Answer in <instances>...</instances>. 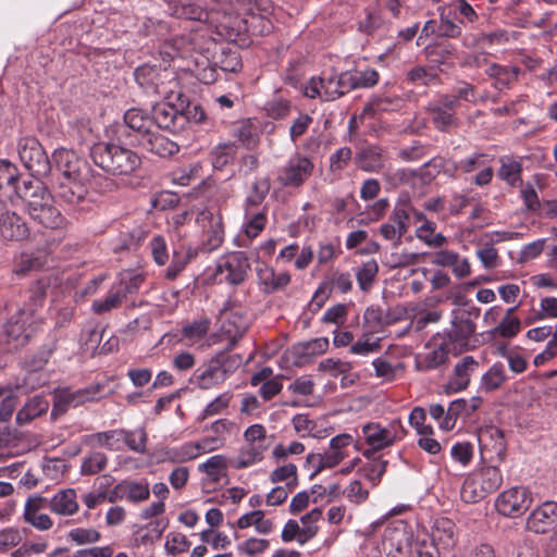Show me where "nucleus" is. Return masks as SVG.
<instances>
[{"mask_svg":"<svg viewBox=\"0 0 557 557\" xmlns=\"http://www.w3.org/2000/svg\"><path fill=\"white\" fill-rule=\"evenodd\" d=\"M384 542L388 545L389 557H440L441 547L428 543L426 539L414 536L412 528L404 520H396L384 532Z\"/></svg>","mask_w":557,"mask_h":557,"instance_id":"f257e3e1","label":"nucleus"},{"mask_svg":"<svg viewBox=\"0 0 557 557\" xmlns=\"http://www.w3.org/2000/svg\"><path fill=\"white\" fill-rule=\"evenodd\" d=\"M17 196L26 200L29 216L39 224L58 228L64 223V218L53 206V198L41 181L25 180L23 187L17 189Z\"/></svg>","mask_w":557,"mask_h":557,"instance_id":"f03ea898","label":"nucleus"},{"mask_svg":"<svg viewBox=\"0 0 557 557\" xmlns=\"http://www.w3.org/2000/svg\"><path fill=\"white\" fill-rule=\"evenodd\" d=\"M135 79L143 90L162 100L187 99L182 92L174 71L151 65H143L135 70Z\"/></svg>","mask_w":557,"mask_h":557,"instance_id":"7ed1b4c3","label":"nucleus"},{"mask_svg":"<svg viewBox=\"0 0 557 557\" xmlns=\"http://www.w3.org/2000/svg\"><path fill=\"white\" fill-rule=\"evenodd\" d=\"M94 162L112 175H129L139 169L140 157L133 150L115 144H97L91 148Z\"/></svg>","mask_w":557,"mask_h":557,"instance_id":"20e7f679","label":"nucleus"},{"mask_svg":"<svg viewBox=\"0 0 557 557\" xmlns=\"http://www.w3.org/2000/svg\"><path fill=\"white\" fill-rule=\"evenodd\" d=\"M149 249L152 260L158 267H164L169 263L162 273V276L168 281H174L196 255L190 246H180L173 249L170 260L166 240L160 234L152 236L149 242Z\"/></svg>","mask_w":557,"mask_h":557,"instance_id":"39448f33","label":"nucleus"},{"mask_svg":"<svg viewBox=\"0 0 557 557\" xmlns=\"http://www.w3.org/2000/svg\"><path fill=\"white\" fill-rule=\"evenodd\" d=\"M407 434L401 419L396 418L386 424L380 422H368L361 428V435L368 446L362 451L366 458L372 457L376 451L388 448L403 441Z\"/></svg>","mask_w":557,"mask_h":557,"instance_id":"423d86ee","label":"nucleus"},{"mask_svg":"<svg viewBox=\"0 0 557 557\" xmlns=\"http://www.w3.org/2000/svg\"><path fill=\"white\" fill-rule=\"evenodd\" d=\"M348 72L327 77H311L304 86V96L310 99L333 101L350 90Z\"/></svg>","mask_w":557,"mask_h":557,"instance_id":"0eeeda50","label":"nucleus"},{"mask_svg":"<svg viewBox=\"0 0 557 557\" xmlns=\"http://www.w3.org/2000/svg\"><path fill=\"white\" fill-rule=\"evenodd\" d=\"M502 482L503 475L497 467H485L465 481L461 495L467 502L475 503L497 490Z\"/></svg>","mask_w":557,"mask_h":557,"instance_id":"6e6552de","label":"nucleus"},{"mask_svg":"<svg viewBox=\"0 0 557 557\" xmlns=\"http://www.w3.org/2000/svg\"><path fill=\"white\" fill-rule=\"evenodd\" d=\"M37 324L34 312L21 309L2 326L0 338L3 337L11 348L22 347L28 342Z\"/></svg>","mask_w":557,"mask_h":557,"instance_id":"1a4fd4ad","label":"nucleus"},{"mask_svg":"<svg viewBox=\"0 0 557 557\" xmlns=\"http://www.w3.org/2000/svg\"><path fill=\"white\" fill-rule=\"evenodd\" d=\"M96 180L87 164L77 168L75 176L72 175V212L81 214L92 210L97 201L94 191Z\"/></svg>","mask_w":557,"mask_h":557,"instance_id":"9d476101","label":"nucleus"},{"mask_svg":"<svg viewBox=\"0 0 557 557\" xmlns=\"http://www.w3.org/2000/svg\"><path fill=\"white\" fill-rule=\"evenodd\" d=\"M16 150L24 168L33 177L45 176L51 169V162L41 144L33 136L18 139Z\"/></svg>","mask_w":557,"mask_h":557,"instance_id":"9b49d317","label":"nucleus"},{"mask_svg":"<svg viewBox=\"0 0 557 557\" xmlns=\"http://www.w3.org/2000/svg\"><path fill=\"white\" fill-rule=\"evenodd\" d=\"M188 99L162 100L152 107V120L158 128L180 132L188 122L185 108Z\"/></svg>","mask_w":557,"mask_h":557,"instance_id":"f8f14e48","label":"nucleus"},{"mask_svg":"<svg viewBox=\"0 0 557 557\" xmlns=\"http://www.w3.org/2000/svg\"><path fill=\"white\" fill-rule=\"evenodd\" d=\"M313 170L314 163L310 158L295 152L278 169L277 182L283 187L299 188L311 177Z\"/></svg>","mask_w":557,"mask_h":557,"instance_id":"ddd939ff","label":"nucleus"},{"mask_svg":"<svg viewBox=\"0 0 557 557\" xmlns=\"http://www.w3.org/2000/svg\"><path fill=\"white\" fill-rule=\"evenodd\" d=\"M249 270L250 263L245 252L234 251L219 258L214 276L219 283L239 285L245 281Z\"/></svg>","mask_w":557,"mask_h":557,"instance_id":"4468645a","label":"nucleus"},{"mask_svg":"<svg viewBox=\"0 0 557 557\" xmlns=\"http://www.w3.org/2000/svg\"><path fill=\"white\" fill-rule=\"evenodd\" d=\"M532 502V493L528 487L512 486L497 496L495 508L504 517L517 518L527 512Z\"/></svg>","mask_w":557,"mask_h":557,"instance_id":"2eb2a0df","label":"nucleus"},{"mask_svg":"<svg viewBox=\"0 0 557 557\" xmlns=\"http://www.w3.org/2000/svg\"><path fill=\"white\" fill-rule=\"evenodd\" d=\"M196 222L203 232L202 249L208 252L218 249L224 242V226L221 213L203 209L198 213Z\"/></svg>","mask_w":557,"mask_h":557,"instance_id":"dca6fc26","label":"nucleus"},{"mask_svg":"<svg viewBox=\"0 0 557 557\" xmlns=\"http://www.w3.org/2000/svg\"><path fill=\"white\" fill-rule=\"evenodd\" d=\"M220 335L228 341L227 349H232L236 342L246 333L248 319L238 309H227L221 313Z\"/></svg>","mask_w":557,"mask_h":557,"instance_id":"f3484780","label":"nucleus"},{"mask_svg":"<svg viewBox=\"0 0 557 557\" xmlns=\"http://www.w3.org/2000/svg\"><path fill=\"white\" fill-rule=\"evenodd\" d=\"M557 527V503L547 500L534 508L528 517L527 528L539 534L547 533Z\"/></svg>","mask_w":557,"mask_h":557,"instance_id":"a211bd4d","label":"nucleus"},{"mask_svg":"<svg viewBox=\"0 0 557 557\" xmlns=\"http://www.w3.org/2000/svg\"><path fill=\"white\" fill-rule=\"evenodd\" d=\"M230 370L218 360H212L203 368H198L193 375V382L201 389H211L219 386L230 375Z\"/></svg>","mask_w":557,"mask_h":557,"instance_id":"6ab92c4d","label":"nucleus"},{"mask_svg":"<svg viewBox=\"0 0 557 557\" xmlns=\"http://www.w3.org/2000/svg\"><path fill=\"white\" fill-rule=\"evenodd\" d=\"M244 210V222L242 225V232L246 238H239L240 243L238 246L247 247L249 243L258 237L265 228L268 223V209L262 207L261 210L256 209H243Z\"/></svg>","mask_w":557,"mask_h":557,"instance_id":"aec40b11","label":"nucleus"},{"mask_svg":"<svg viewBox=\"0 0 557 557\" xmlns=\"http://www.w3.org/2000/svg\"><path fill=\"white\" fill-rule=\"evenodd\" d=\"M409 213L405 206H397L387 223L382 224L381 235L386 239L398 245L403 235L408 231Z\"/></svg>","mask_w":557,"mask_h":557,"instance_id":"412c9836","label":"nucleus"},{"mask_svg":"<svg viewBox=\"0 0 557 557\" xmlns=\"http://www.w3.org/2000/svg\"><path fill=\"white\" fill-rule=\"evenodd\" d=\"M47 499L39 495L28 497L23 512L25 522L40 531L49 530L52 527L50 517L46 513H39L41 509L47 507Z\"/></svg>","mask_w":557,"mask_h":557,"instance_id":"4be33fe9","label":"nucleus"},{"mask_svg":"<svg viewBox=\"0 0 557 557\" xmlns=\"http://www.w3.org/2000/svg\"><path fill=\"white\" fill-rule=\"evenodd\" d=\"M479 361L472 356L463 357L455 364L447 389L455 393L466 389L470 384L471 375L479 369Z\"/></svg>","mask_w":557,"mask_h":557,"instance_id":"5701e85b","label":"nucleus"},{"mask_svg":"<svg viewBox=\"0 0 557 557\" xmlns=\"http://www.w3.org/2000/svg\"><path fill=\"white\" fill-rule=\"evenodd\" d=\"M237 425L230 419H218L206 426V431L211 432V435L202 437L203 444L210 447V453L224 447L227 436L237 431Z\"/></svg>","mask_w":557,"mask_h":557,"instance_id":"b1692460","label":"nucleus"},{"mask_svg":"<svg viewBox=\"0 0 557 557\" xmlns=\"http://www.w3.org/2000/svg\"><path fill=\"white\" fill-rule=\"evenodd\" d=\"M34 375L35 373H29L22 383H16L14 386H0V422L9 421L14 412L17 405V396L14 393L15 389L23 387L34 389L37 387L38 384L28 382Z\"/></svg>","mask_w":557,"mask_h":557,"instance_id":"393cba45","label":"nucleus"},{"mask_svg":"<svg viewBox=\"0 0 557 557\" xmlns=\"http://www.w3.org/2000/svg\"><path fill=\"white\" fill-rule=\"evenodd\" d=\"M203 443V440L200 438L195 442H185L180 446L169 447L164 451V459L177 463L196 459L210 453V447H207Z\"/></svg>","mask_w":557,"mask_h":557,"instance_id":"a878e982","label":"nucleus"},{"mask_svg":"<svg viewBox=\"0 0 557 557\" xmlns=\"http://www.w3.org/2000/svg\"><path fill=\"white\" fill-rule=\"evenodd\" d=\"M0 236L4 240H24L29 236V228L20 215L7 211L0 222Z\"/></svg>","mask_w":557,"mask_h":557,"instance_id":"bb28decb","label":"nucleus"},{"mask_svg":"<svg viewBox=\"0 0 557 557\" xmlns=\"http://www.w3.org/2000/svg\"><path fill=\"white\" fill-rule=\"evenodd\" d=\"M138 145L162 158L171 157L178 151V145L175 141L153 131L139 139Z\"/></svg>","mask_w":557,"mask_h":557,"instance_id":"cd10ccee","label":"nucleus"},{"mask_svg":"<svg viewBox=\"0 0 557 557\" xmlns=\"http://www.w3.org/2000/svg\"><path fill=\"white\" fill-rule=\"evenodd\" d=\"M357 166L364 172H380L384 168V151L379 146L361 148L355 156Z\"/></svg>","mask_w":557,"mask_h":557,"instance_id":"c85d7f7f","label":"nucleus"},{"mask_svg":"<svg viewBox=\"0 0 557 557\" xmlns=\"http://www.w3.org/2000/svg\"><path fill=\"white\" fill-rule=\"evenodd\" d=\"M455 529L456 525L450 519H436L431 534L433 544L445 550L451 549L457 542Z\"/></svg>","mask_w":557,"mask_h":557,"instance_id":"c756f323","label":"nucleus"},{"mask_svg":"<svg viewBox=\"0 0 557 557\" xmlns=\"http://www.w3.org/2000/svg\"><path fill=\"white\" fill-rule=\"evenodd\" d=\"M124 122L126 126L135 133L137 141L146 137V135H149L154 127L152 117L138 108L127 110L124 114Z\"/></svg>","mask_w":557,"mask_h":557,"instance_id":"7c9ffc66","label":"nucleus"},{"mask_svg":"<svg viewBox=\"0 0 557 557\" xmlns=\"http://www.w3.org/2000/svg\"><path fill=\"white\" fill-rule=\"evenodd\" d=\"M268 446H253L245 443L238 450L237 455L230 459V467L235 470L250 468L261 462Z\"/></svg>","mask_w":557,"mask_h":557,"instance_id":"2f4dec72","label":"nucleus"},{"mask_svg":"<svg viewBox=\"0 0 557 557\" xmlns=\"http://www.w3.org/2000/svg\"><path fill=\"white\" fill-rule=\"evenodd\" d=\"M453 313L449 338L458 343L468 341L475 332V324L471 320L470 313L465 310H457Z\"/></svg>","mask_w":557,"mask_h":557,"instance_id":"473e14b6","label":"nucleus"},{"mask_svg":"<svg viewBox=\"0 0 557 557\" xmlns=\"http://www.w3.org/2000/svg\"><path fill=\"white\" fill-rule=\"evenodd\" d=\"M517 306L506 310L499 322L490 330V335L497 338H512L521 331V320L515 315Z\"/></svg>","mask_w":557,"mask_h":557,"instance_id":"72a5a7b5","label":"nucleus"},{"mask_svg":"<svg viewBox=\"0 0 557 557\" xmlns=\"http://www.w3.org/2000/svg\"><path fill=\"white\" fill-rule=\"evenodd\" d=\"M355 444L351 434L342 433L331 438L329 449L325 451L333 468L349 457V447Z\"/></svg>","mask_w":557,"mask_h":557,"instance_id":"f704fd0d","label":"nucleus"},{"mask_svg":"<svg viewBox=\"0 0 557 557\" xmlns=\"http://www.w3.org/2000/svg\"><path fill=\"white\" fill-rule=\"evenodd\" d=\"M295 259V268L297 270H305L309 267L313 259V250L311 246H304L298 253V245L297 243H293L288 246H285L281 249L277 261H283L284 263L292 262Z\"/></svg>","mask_w":557,"mask_h":557,"instance_id":"c9c22d12","label":"nucleus"},{"mask_svg":"<svg viewBox=\"0 0 557 557\" xmlns=\"http://www.w3.org/2000/svg\"><path fill=\"white\" fill-rule=\"evenodd\" d=\"M148 232L143 227H135L131 231L121 232L112 243V250L115 253L135 251L146 239Z\"/></svg>","mask_w":557,"mask_h":557,"instance_id":"e433bc0d","label":"nucleus"},{"mask_svg":"<svg viewBox=\"0 0 557 557\" xmlns=\"http://www.w3.org/2000/svg\"><path fill=\"white\" fill-rule=\"evenodd\" d=\"M465 21L459 18L456 10L451 9L449 4L441 8V20L438 25V34L441 36L457 38L462 33Z\"/></svg>","mask_w":557,"mask_h":557,"instance_id":"4c0bfd02","label":"nucleus"},{"mask_svg":"<svg viewBox=\"0 0 557 557\" xmlns=\"http://www.w3.org/2000/svg\"><path fill=\"white\" fill-rule=\"evenodd\" d=\"M49 408V401L42 396H34L28 399L16 412L15 422L18 425L30 423L37 417L46 413Z\"/></svg>","mask_w":557,"mask_h":557,"instance_id":"58836bf2","label":"nucleus"},{"mask_svg":"<svg viewBox=\"0 0 557 557\" xmlns=\"http://www.w3.org/2000/svg\"><path fill=\"white\" fill-rule=\"evenodd\" d=\"M211 322L208 318H201L186 324L182 329V339L187 341L189 346L199 345L203 347V341L210 330Z\"/></svg>","mask_w":557,"mask_h":557,"instance_id":"ea45409f","label":"nucleus"},{"mask_svg":"<svg viewBox=\"0 0 557 557\" xmlns=\"http://www.w3.org/2000/svg\"><path fill=\"white\" fill-rule=\"evenodd\" d=\"M448 348L445 343L428 347V351L418 357V367L421 370H432L446 362Z\"/></svg>","mask_w":557,"mask_h":557,"instance_id":"a19ab883","label":"nucleus"},{"mask_svg":"<svg viewBox=\"0 0 557 557\" xmlns=\"http://www.w3.org/2000/svg\"><path fill=\"white\" fill-rule=\"evenodd\" d=\"M271 188V183L269 177H261L259 180H256L245 200L243 203V209H256L261 210V205L265 200L269 191Z\"/></svg>","mask_w":557,"mask_h":557,"instance_id":"79ce46f5","label":"nucleus"},{"mask_svg":"<svg viewBox=\"0 0 557 557\" xmlns=\"http://www.w3.org/2000/svg\"><path fill=\"white\" fill-rule=\"evenodd\" d=\"M124 498L132 504H140L149 499L150 486L146 479L136 480H122Z\"/></svg>","mask_w":557,"mask_h":557,"instance_id":"37998d69","label":"nucleus"},{"mask_svg":"<svg viewBox=\"0 0 557 557\" xmlns=\"http://www.w3.org/2000/svg\"><path fill=\"white\" fill-rule=\"evenodd\" d=\"M46 258L38 252L23 251L14 258L13 272L17 275H26L44 267Z\"/></svg>","mask_w":557,"mask_h":557,"instance_id":"c03bdc74","label":"nucleus"},{"mask_svg":"<svg viewBox=\"0 0 557 557\" xmlns=\"http://www.w3.org/2000/svg\"><path fill=\"white\" fill-rule=\"evenodd\" d=\"M507 380L506 370L503 363L495 362L483 373L480 380V389L490 393L498 389Z\"/></svg>","mask_w":557,"mask_h":557,"instance_id":"a18cd8bd","label":"nucleus"},{"mask_svg":"<svg viewBox=\"0 0 557 557\" xmlns=\"http://www.w3.org/2000/svg\"><path fill=\"white\" fill-rule=\"evenodd\" d=\"M499 163L498 176L500 180L512 187L521 182L522 164L519 160L503 156L499 158Z\"/></svg>","mask_w":557,"mask_h":557,"instance_id":"49530a36","label":"nucleus"},{"mask_svg":"<svg viewBox=\"0 0 557 557\" xmlns=\"http://www.w3.org/2000/svg\"><path fill=\"white\" fill-rule=\"evenodd\" d=\"M258 275L267 293H274L285 288L292 280L288 272L276 273L273 269L259 270Z\"/></svg>","mask_w":557,"mask_h":557,"instance_id":"de8ad7c7","label":"nucleus"},{"mask_svg":"<svg viewBox=\"0 0 557 557\" xmlns=\"http://www.w3.org/2000/svg\"><path fill=\"white\" fill-rule=\"evenodd\" d=\"M230 460L224 455H214L198 466V470L205 473L211 481L219 482L225 474Z\"/></svg>","mask_w":557,"mask_h":557,"instance_id":"09e8293b","label":"nucleus"},{"mask_svg":"<svg viewBox=\"0 0 557 557\" xmlns=\"http://www.w3.org/2000/svg\"><path fill=\"white\" fill-rule=\"evenodd\" d=\"M126 297L116 285H113L103 299H96L92 302V310L98 314L117 309L125 301Z\"/></svg>","mask_w":557,"mask_h":557,"instance_id":"8fccbe9b","label":"nucleus"},{"mask_svg":"<svg viewBox=\"0 0 557 557\" xmlns=\"http://www.w3.org/2000/svg\"><path fill=\"white\" fill-rule=\"evenodd\" d=\"M270 481L282 486L295 490L298 486L297 467L294 463H286L275 468L270 474Z\"/></svg>","mask_w":557,"mask_h":557,"instance_id":"3c124183","label":"nucleus"},{"mask_svg":"<svg viewBox=\"0 0 557 557\" xmlns=\"http://www.w3.org/2000/svg\"><path fill=\"white\" fill-rule=\"evenodd\" d=\"M322 518V509L315 507L305 513L299 519V524L302 533V537L305 540V543L310 542L312 539H314L319 533V521Z\"/></svg>","mask_w":557,"mask_h":557,"instance_id":"603ef678","label":"nucleus"},{"mask_svg":"<svg viewBox=\"0 0 557 557\" xmlns=\"http://www.w3.org/2000/svg\"><path fill=\"white\" fill-rule=\"evenodd\" d=\"M234 397L232 392H224L214 397L198 416L199 421H203L210 417L224 413Z\"/></svg>","mask_w":557,"mask_h":557,"instance_id":"864d4df0","label":"nucleus"},{"mask_svg":"<svg viewBox=\"0 0 557 557\" xmlns=\"http://www.w3.org/2000/svg\"><path fill=\"white\" fill-rule=\"evenodd\" d=\"M471 413L466 404V399L458 398L450 403L444 420L440 423V428L449 431L455 428L459 417L468 418Z\"/></svg>","mask_w":557,"mask_h":557,"instance_id":"5fc2aeb1","label":"nucleus"},{"mask_svg":"<svg viewBox=\"0 0 557 557\" xmlns=\"http://www.w3.org/2000/svg\"><path fill=\"white\" fill-rule=\"evenodd\" d=\"M485 73L495 78L500 87H508L512 82L517 81L520 69L517 66H502L497 63H492L485 70Z\"/></svg>","mask_w":557,"mask_h":557,"instance_id":"6e6d98bb","label":"nucleus"},{"mask_svg":"<svg viewBox=\"0 0 557 557\" xmlns=\"http://www.w3.org/2000/svg\"><path fill=\"white\" fill-rule=\"evenodd\" d=\"M52 162L63 175L64 183H60L59 195L61 197L67 196L66 182L70 181V150L66 148H58L52 153Z\"/></svg>","mask_w":557,"mask_h":557,"instance_id":"4d7b16f0","label":"nucleus"},{"mask_svg":"<svg viewBox=\"0 0 557 557\" xmlns=\"http://www.w3.org/2000/svg\"><path fill=\"white\" fill-rule=\"evenodd\" d=\"M379 273V264L375 260H368L356 271V278L359 288L368 292L372 287Z\"/></svg>","mask_w":557,"mask_h":557,"instance_id":"13d9d810","label":"nucleus"},{"mask_svg":"<svg viewBox=\"0 0 557 557\" xmlns=\"http://www.w3.org/2000/svg\"><path fill=\"white\" fill-rule=\"evenodd\" d=\"M99 445L110 450H123L125 447V430H110L96 435Z\"/></svg>","mask_w":557,"mask_h":557,"instance_id":"bf43d9fd","label":"nucleus"},{"mask_svg":"<svg viewBox=\"0 0 557 557\" xmlns=\"http://www.w3.org/2000/svg\"><path fill=\"white\" fill-rule=\"evenodd\" d=\"M145 277L137 271H124L120 275V281L115 284L125 297L139 290Z\"/></svg>","mask_w":557,"mask_h":557,"instance_id":"052dcab7","label":"nucleus"},{"mask_svg":"<svg viewBox=\"0 0 557 557\" xmlns=\"http://www.w3.org/2000/svg\"><path fill=\"white\" fill-rule=\"evenodd\" d=\"M348 75L350 89L369 88L374 86L379 81V73L373 69L348 72Z\"/></svg>","mask_w":557,"mask_h":557,"instance_id":"680f3d73","label":"nucleus"},{"mask_svg":"<svg viewBox=\"0 0 557 557\" xmlns=\"http://www.w3.org/2000/svg\"><path fill=\"white\" fill-rule=\"evenodd\" d=\"M17 168L8 160H0V189L12 187L17 195V189L23 187V184L17 185Z\"/></svg>","mask_w":557,"mask_h":557,"instance_id":"e2e57ef3","label":"nucleus"},{"mask_svg":"<svg viewBox=\"0 0 557 557\" xmlns=\"http://www.w3.org/2000/svg\"><path fill=\"white\" fill-rule=\"evenodd\" d=\"M407 79L416 85L430 86L437 82L438 75L433 69L414 66L407 72Z\"/></svg>","mask_w":557,"mask_h":557,"instance_id":"0e129e2a","label":"nucleus"},{"mask_svg":"<svg viewBox=\"0 0 557 557\" xmlns=\"http://www.w3.org/2000/svg\"><path fill=\"white\" fill-rule=\"evenodd\" d=\"M370 460L360 469L362 475L373 485H376L386 471L387 461L382 458H369Z\"/></svg>","mask_w":557,"mask_h":557,"instance_id":"69168bd1","label":"nucleus"},{"mask_svg":"<svg viewBox=\"0 0 557 557\" xmlns=\"http://www.w3.org/2000/svg\"><path fill=\"white\" fill-rule=\"evenodd\" d=\"M103 389L104 386L97 383L72 393V406L83 405L86 401H94L101 398L104 395Z\"/></svg>","mask_w":557,"mask_h":557,"instance_id":"338daca9","label":"nucleus"},{"mask_svg":"<svg viewBox=\"0 0 557 557\" xmlns=\"http://www.w3.org/2000/svg\"><path fill=\"white\" fill-rule=\"evenodd\" d=\"M108 459L102 453H94L82 461L81 473L91 475L100 472L107 467Z\"/></svg>","mask_w":557,"mask_h":557,"instance_id":"774afa93","label":"nucleus"}]
</instances>
